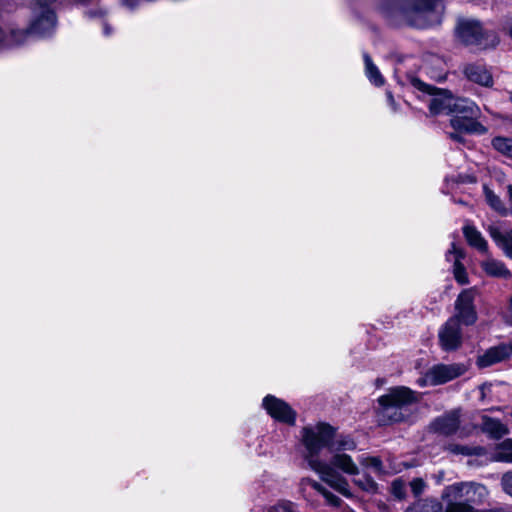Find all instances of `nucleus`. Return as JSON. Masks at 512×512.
I'll use <instances>...</instances> for the list:
<instances>
[{"label":"nucleus","instance_id":"25","mask_svg":"<svg viewBox=\"0 0 512 512\" xmlns=\"http://www.w3.org/2000/svg\"><path fill=\"white\" fill-rule=\"evenodd\" d=\"M363 59L365 63L366 76L368 77L369 81L375 86H382L384 84V78L377 66L373 63L369 54L364 53Z\"/></svg>","mask_w":512,"mask_h":512},{"label":"nucleus","instance_id":"5","mask_svg":"<svg viewBox=\"0 0 512 512\" xmlns=\"http://www.w3.org/2000/svg\"><path fill=\"white\" fill-rule=\"evenodd\" d=\"M443 12V0H407L402 10L408 24L421 29L439 24Z\"/></svg>","mask_w":512,"mask_h":512},{"label":"nucleus","instance_id":"17","mask_svg":"<svg viewBox=\"0 0 512 512\" xmlns=\"http://www.w3.org/2000/svg\"><path fill=\"white\" fill-rule=\"evenodd\" d=\"M511 355L510 344H501L499 346L491 347L483 355L479 356L477 364L479 367H488Z\"/></svg>","mask_w":512,"mask_h":512},{"label":"nucleus","instance_id":"37","mask_svg":"<svg viewBox=\"0 0 512 512\" xmlns=\"http://www.w3.org/2000/svg\"><path fill=\"white\" fill-rule=\"evenodd\" d=\"M420 89L427 91L428 93H432V88L430 86H427L425 84H422Z\"/></svg>","mask_w":512,"mask_h":512},{"label":"nucleus","instance_id":"41","mask_svg":"<svg viewBox=\"0 0 512 512\" xmlns=\"http://www.w3.org/2000/svg\"><path fill=\"white\" fill-rule=\"evenodd\" d=\"M510 101L512 102V93L510 94Z\"/></svg>","mask_w":512,"mask_h":512},{"label":"nucleus","instance_id":"34","mask_svg":"<svg viewBox=\"0 0 512 512\" xmlns=\"http://www.w3.org/2000/svg\"><path fill=\"white\" fill-rule=\"evenodd\" d=\"M501 485L503 490L512 496V472H507L502 476Z\"/></svg>","mask_w":512,"mask_h":512},{"label":"nucleus","instance_id":"21","mask_svg":"<svg viewBox=\"0 0 512 512\" xmlns=\"http://www.w3.org/2000/svg\"><path fill=\"white\" fill-rule=\"evenodd\" d=\"M481 267L489 276L504 279L511 277V272L506 268L505 264L497 259L489 257L482 261Z\"/></svg>","mask_w":512,"mask_h":512},{"label":"nucleus","instance_id":"2","mask_svg":"<svg viewBox=\"0 0 512 512\" xmlns=\"http://www.w3.org/2000/svg\"><path fill=\"white\" fill-rule=\"evenodd\" d=\"M40 11L29 28L19 29L13 26H0V51L25 44L32 35L50 36L56 27V15L48 5L56 0H35Z\"/></svg>","mask_w":512,"mask_h":512},{"label":"nucleus","instance_id":"38","mask_svg":"<svg viewBox=\"0 0 512 512\" xmlns=\"http://www.w3.org/2000/svg\"><path fill=\"white\" fill-rule=\"evenodd\" d=\"M95 15H96V13H94V12H89V13H88V16H89V17H94Z\"/></svg>","mask_w":512,"mask_h":512},{"label":"nucleus","instance_id":"10","mask_svg":"<svg viewBox=\"0 0 512 512\" xmlns=\"http://www.w3.org/2000/svg\"><path fill=\"white\" fill-rule=\"evenodd\" d=\"M475 296V288L463 290L455 301L456 313L451 318H457L459 324L473 325L477 321V312L474 306Z\"/></svg>","mask_w":512,"mask_h":512},{"label":"nucleus","instance_id":"24","mask_svg":"<svg viewBox=\"0 0 512 512\" xmlns=\"http://www.w3.org/2000/svg\"><path fill=\"white\" fill-rule=\"evenodd\" d=\"M301 485L304 487L310 486L313 489H315L317 492H319L325 498L326 502L329 505L338 507L341 503V499L339 497L334 495L332 492L328 491L326 488H324L320 483L316 482L315 480H312L309 478L303 479L301 482Z\"/></svg>","mask_w":512,"mask_h":512},{"label":"nucleus","instance_id":"31","mask_svg":"<svg viewBox=\"0 0 512 512\" xmlns=\"http://www.w3.org/2000/svg\"><path fill=\"white\" fill-rule=\"evenodd\" d=\"M391 493L393 494V496L399 500L403 499L405 497V494H406V484L405 482L398 478V479H395L392 483H391Z\"/></svg>","mask_w":512,"mask_h":512},{"label":"nucleus","instance_id":"30","mask_svg":"<svg viewBox=\"0 0 512 512\" xmlns=\"http://www.w3.org/2000/svg\"><path fill=\"white\" fill-rule=\"evenodd\" d=\"M354 483L364 491L374 493L377 491V483L369 475H363L361 478L354 480Z\"/></svg>","mask_w":512,"mask_h":512},{"label":"nucleus","instance_id":"27","mask_svg":"<svg viewBox=\"0 0 512 512\" xmlns=\"http://www.w3.org/2000/svg\"><path fill=\"white\" fill-rule=\"evenodd\" d=\"M494 459L499 462L512 463V439H507L497 446Z\"/></svg>","mask_w":512,"mask_h":512},{"label":"nucleus","instance_id":"6","mask_svg":"<svg viewBox=\"0 0 512 512\" xmlns=\"http://www.w3.org/2000/svg\"><path fill=\"white\" fill-rule=\"evenodd\" d=\"M470 104L477 112L465 111L460 106L450 119V125L454 132L448 133V136L456 142L462 143L464 141L462 134L483 135L487 132L486 127L478 121L481 115L480 108L472 100H470Z\"/></svg>","mask_w":512,"mask_h":512},{"label":"nucleus","instance_id":"4","mask_svg":"<svg viewBox=\"0 0 512 512\" xmlns=\"http://www.w3.org/2000/svg\"><path fill=\"white\" fill-rule=\"evenodd\" d=\"M417 401V393L406 386L390 388L378 398L379 421L384 425L404 421L409 416V407Z\"/></svg>","mask_w":512,"mask_h":512},{"label":"nucleus","instance_id":"16","mask_svg":"<svg viewBox=\"0 0 512 512\" xmlns=\"http://www.w3.org/2000/svg\"><path fill=\"white\" fill-rule=\"evenodd\" d=\"M446 260L453 263V275L455 280L461 284L468 283V275L461 260L465 258V253L462 249L458 248L455 243L451 244V248L446 252Z\"/></svg>","mask_w":512,"mask_h":512},{"label":"nucleus","instance_id":"22","mask_svg":"<svg viewBox=\"0 0 512 512\" xmlns=\"http://www.w3.org/2000/svg\"><path fill=\"white\" fill-rule=\"evenodd\" d=\"M445 450L454 455L462 456H482L486 450L482 446H469L451 443L445 446Z\"/></svg>","mask_w":512,"mask_h":512},{"label":"nucleus","instance_id":"20","mask_svg":"<svg viewBox=\"0 0 512 512\" xmlns=\"http://www.w3.org/2000/svg\"><path fill=\"white\" fill-rule=\"evenodd\" d=\"M463 234L468 244L481 253L488 252V243L482 234L472 225H465L463 227Z\"/></svg>","mask_w":512,"mask_h":512},{"label":"nucleus","instance_id":"32","mask_svg":"<svg viewBox=\"0 0 512 512\" xmlns=\"http://www.w3.org/2000/svg\"><path fill=\"white\" fill-rule=\"evenodd\" d=\"M410 487L414 496L418 497L424 491L425 483L422 479L416 478L410 482Z\"/></svg>","mask_w":512,"mask_h":512},{"label":"nucleus","instance_id":"1","mask_svg":"<svg viewBox=\"0 0 512 512\" xmlns=\"http://www.w3.org/2000/svg\"><path fill=\"white\" fill-rule=\"evenodd\" d=\"M304 446V459L321 479L343 496L350 498L352 493L346 478L333 471L328 462L320 459V452L327 448L331 453H341L356 448L355 441L344 435H336V430L329 424L318 423L306 426L301 431Z\"/></svg>","mask_w":512,"mask_h":512},{"label":"nucleus","instance_id":"11","mask_svg":"<svg viewBox=\"0 0 512 512\" xmlns=\"http://www.w3.org/2000/svg\"><path fill=\"white\" fill-rule=\"evenodd\" d=\"M264 409L276 421L294 425L296 421V412L285 401L273 396L267 395L262 402Z\"/></svg>","mask_w":512,"mask_h":512},{"label":"nucleus","instance_id":"9","mask_svg":"<svg viewBox=\"0 0 512 512\" xmlns=\"http://www.w3.org/2000/svg\"><path fill=\"white\" fill-rule=\"evenodd\" d=\"M462 105V109L469 112H477V110L470 104V99L455 97L450 92L445 91L434 96L429 103V110L432 114H454L456 110Z\"/></svg>","mask_w":512,"mask_h":512},{"label":"nucleus","instance_id":"7","mask_svg":"<svg viewBox=\"0 0 512 512\" xmlns=\"http://www.w3.org/2000/svg\"><path fill=\"white\" fill-rule=\"evenodd\" d=\"M457 35L464 44L477 46L480 49L494 47L498 43L493 32L484 30L481 23L472 18H463L458 21Z\"/></svg>","mask_w":512,"mask_h":512},{"label":"nucleus","instance_id":"15","mask_svg":"<svg viewBox=\"0 0 512 512\" xmlns=\"http://www.w3.org/2000/svg\"><path fill=\"white\" fill-rule=\"evenodd\" d=\"M465 77L480 86L491 87L493 85V77L490 70L481 63H468L463 67Z\"/></svg>","mask_w":512,"mask_h":512},{"label":"nucleus","instance_id":"18","mask_svg":"<svg viewBox=\"0 0 512 512\" xmlns=\"http://www.w3.org/2000/svg\"><path fill=\"white\" fill-rule=\"evenodd\" d=\"M481 430L491 439L499 440L508 434V427L500 420L487 415L481 416Z\"/></svg>","mask_w":512,"mask_h":512},{"label":"nucleus","instance_id":"28","mask_svg":"<svg viewBox=\"0 0 512 512\" xmlns=\"http://www.w3.org/2000/svg\"><path fill=\"white\" fill-rule=\"evenodd\" d=\"M492 146L505 156L512 158V139L496 137L492 140Z\"/></svg>","mask_w":512,"mask_h":512},{"label":"nucleus","instance_id":"19","mask_svg":"<svg viewBox=\"0 0 512 512\" xmlns=\"http://www.w3.org/2000/svg\"><path fill=\"white\" fill-rule=\"evenodd\" d=\"M328 465L332 468H337L348 475H358L359 470L355 462L352 460L351 456L345 453H336L331 457Z\"/></svg>","mask_w":512,"mask_h":512},{"label":"nucleus","instance_id":"35","mask_svg":"<svg viewBox=\"0 0 512 512\" xmlns=\"http://www.w3.org/2000/svg\"><path fill=\"white\" fill-rule=\"evenodd\" d=\"M386 97H387V101H388V104L391 107V109L393 111H396L397 110L396 103H395L394 97L390 91L386 92Z\"/></svg>","mask_w":512,"mask_h":512},{"label":"nucleus","instance_id":"23","mask_svg":"<svg viewBox=\"0 0 512 512\" xmlns=\"http://www.w3.org/2000/svg\"><path fill=\"white\" fill-rule=\"evenodd\" d=\"M406 512H446V508L437 500L423 499L407 507Z\"/></svg>","mask_w":512,"mask_h":512},{"label":"nucleus","instance_id":"36","mask_svg":"<svg viewBox=\"0 0 512 512\" xmlns=\"http://www.w3.org/2000/svg\"><path fill=\"white\" fill-rule=\"evenodd\" d=\"M103 33L106 36H109V35L112 34V29H111V27L107 23H104V25H103Z\"/></svg>","mask_w":512,"mask_h":512},{"label":"nucleus","instance_id":"39","mask_svg":"<svg viewBox=\"0 0 512 512\" xmlns=\"http://www.w3.org/2000/svg\"><path fill=\"white\" fill-rule=\"evenodd\" d=\"M491 410H492V411H494V410H500V408H499V407H496V408H492Z\"/></svg>","mask_w":512,"mask_h":512},{"label":"nucleus","instance_id":"29","mask_svg":"<svg viewBox=\"0 0 512 512\" xmlns=\"http://www.w3.org/2000/svg\"><path fill=\"white\" fill-rule=\"evenodd\" d=\"M359 462L362 466L371 468L376 473L380 474L383 472L382 461L379 457L361 456Z\"/></svg>","mask_w":512,"mask_h":512},{"label":"nucleus","instance_id":"8","mask_svg":"<svg viewBox=\"0 0 512 512\" xmlns=\"http://www.w3.org/2000/svg\"><path fill=\"white\" fill-rule=\"evenodd\" d=\"M467 371V367L461 363L438 364L431 367L424 376L417 380L420 387L428 385L436 386L449 382Z\"/></svg>","mask_w":512,"mask_h":512},{"label":"nucleus","instance_id":"14","mask_svg":"<svg viewBox=\"0 0 512 512\" xmlns=\"http://www.w3.org/2000/svg\"><path fill=\"white\" fill-rule=\"evenodd\" d=\"M460 416V410H451L435 418L429 425L430 430L444 436L453 435L460 427Z\"/></svg>","mask_w":512,"mask_h":512},{"label":"nucleus","instance_id":"3","mask_svg":"<svg viewBox=\"0 0 512 512\" xmlns=\"http://www.w3.org/2000/svg\"><path fill=\"white\" fill-rule=\"evenodd\" d=\"M488 496L487 488L480 483L467 481L446 486L441 499L446 505V512H491L496 509L479 511L474 505L481 504ZM497 510L506 511L498 508Z\"/></svg>","mask_w":512,"mask_h":512},{"label":"nucleus","instance_id":"40","mask_svg":"<svg viewBox=\"0 0 512 512\" xmlns=\"http://www.w3.org/2000/svg\"><path fill=\"white\" fill-rule=\"evenodd\" d=\"M510 321H511V324H512V308H511V316H510Z\"/></svg>","mask_w":512,"mask_h":512},{"label":"nucleus","instance_id":"12","mask_svg":"<svg viewBox=\"0 0 512 512\" xmlns=\"http://www.w3.org/2000/svg\"><path fill=\"white\" fill-rule=\"evenodd\" d=\"M439 343L444 351L450 352L457 350L462 344V332L457 318H449L440 328Z\"/></svg>","mask_w":512,"mask_h":512},{"label":"nucleus","instance_id":"13","mask_svg":"<svg viewBox=\"0 0 512 512\" xmlns=\"http://www.w3.org/2000/svg\"><path fill=\"white\" fill-rule=\"evenodd\" d=\"M507 198L512 211V184L507 185ZM490 237L496 245L503 250L504 254L512 259V229H502L498 226L490 225L487 229Z\"/></svg>","mask_w":512,"mask_h":512},{"label":"nucleus","instance_id":"33","mask_svg":"<svg viewBox=\"0 0 512 512\" xmlns=\"http://www.w3.org/2000/svg\"><path fill=\"white\" fill-rule=\"evenodd\" d=\"M269 512H297V510L293 503L282 502L274 506Z\"/></svg>","mask_w":512,"mask_h":512},{"label":"nucleus","instance_id":"42","mask_svg":"<svg viewBox=\"0 0 512 512\" xmlns=\"http://www.w3.org/2000/svg\"><path fill=\"white\" fill-rule=\"evenodd\" d=\"M511 416H512V411H511Z\"/></svg>","mask_w":512,"mask_h":512},{"label":"nucleus","instance_id":"26","mask_svg":"<svg viewBox=\"0 0 512 512\" xmlns=\"http://www.w3.org/2000/svg\"><path fill=\"white\" fill-rule=\"evenodd\" d=\"M484 194L485 199L488 203V205L501 214L502 216H507L510 213V209L506 207L504 202L501 200V198L496 195L491 189H489L487 186H484Z\"/></svg>","mask_w":512,"mask_h":512}]
</instances>
